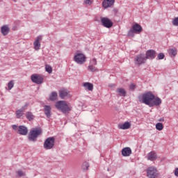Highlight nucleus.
Instances as JSON below:
<instances>
[{
  "instance_id": "26",
  "label": "nucleus",
  "mask_w": 178,
  "mask_h": 178,
  "mask_svg": "<svg viewBox=\"0 0 178 178\" xmlns=\"http://www.w3.org/2000/svg\"><path fill=\"white\" fill-rule=\"evenodd\" d=\"M26 118L29 120V122H31V120H34V115H33L32 112L28 111L26 112Z\"/></svg>"
},
{
  "instance_id": "37",
  "label": "nucleus",
  "mask_w": 178,
  "mask_h": 178,
  "mask_svg": "<svg viewBox=\"0 0 178 178\" xmlns=\"http://www.w3.org/2000/svg\"><path fill=\"white\" fill-rule=\"evenodd\" d=\"M84 3H86V5L90 6L91 3H92V1H91V0H84Z\"/></svg>"
},
{
  "instance_id": "16",
  "label": "nucleus",
  "mask_w": 178,
  "mask_h": 178,
  "mask_svg": "<svg viewBox=\"0 0 178 178\" xmlns=\"http://www.w3.org/2000/svg\"><path fill=\"white\" fill-rule=\"evenodd\" d=\"M42 40V35H39L37 37L36 40L33 42L35 49H40V47H41V43L40 41Z\"/></svg>"
},
{
  "instance_id": "32",
  "label": "nucleus",
  "mask_w": 178,
  "mask_h": 178,
  "mask_svg": "<svg viewBox=\"0 0 178 178\" xmlns=\"http://www.w3.org/2000/svg\"><path fill=\"white\" fill-rule=\"evenodd\" d=\"M15 86V83L13 82V81H10L8 83V90H11L13 87H14Z\"/></svg>"
},
{
  "instance_id": "24",
  "label": "nucleus",
  "mask_w": 178,
  "mask_h": 178,
  "mask_svg": "<svg viewBox=\"0 0 178 178\" xmlns=\"http://www.w3.org/2000/svg\"><path fill=\"white\" fill-rule=\"evenodd\" d=\"M49 99L50 101H56V99H58V92H52L49 96Z\"/></svg>"
},
{
  "instance_id": "8",
  "label": "nucleus",
  "mask_w": 178,
  "mask_h": 178,
  "mask_svg": "<svg viewBox=\"0 0 178 178\" xmlns=\"http://www.w3.org/2000/svg\"><path fill=\"white\" fill-rule=\"evenodd\" d=\"M74 60L79 65H83L86 62V56L81 53H78L74 56Z\"/></svg>"
},
{
  "instance_id": "9",
  "label": "nucleus",
  "mask_w": 178,
  "mask_h": 178,
  "mask_svg": "<svg viewBox=\"0 0 178 178\" xmlns=\"http://www.w3.org/2000/svg\"><path fill=\"white\" fill-rule=\"evenodd\" d=\"M58 95L61 99H65V98H70V97H71L70 92L68 91L67 89H65L64 88H61L58 91Z\"/></svg>"
},
{
  "instance_id": "42",
  "label": "nucleus",
  "mask_w": 178,
  "mask_h": 178,
  "mask_svg": "<svg viewBox=\"0 0 178 178\" xmlns=\"http://www.w3.org/2000/svg\"><path fill=\"white\" fill-rule=\"evenodd\" d=\"M159 122H165V119L164 118H160Z\"/></svg>"
},
{
  "instance_id": "44",
  "label": "nucleus",
  "mask_w": 178,
  "mask_h": 178,
  "mask_svg": "<svg viewBox=\"0 0 178 178\" xmlns=\"http://www.w3.org/2000/svg\"><path fill=\"white\" fill-rule=\"evenodd\" d=\"M22 108H24V110L27 109V107H26V106H23V107H22Z\"/></svg>"
},
{
  "instance_id": "13",
  "label": "nucleus",
  "mask_w": 178,
  "mask_h": 178,
  "mask_svg": "<svg viewBox=\"0 0 178 178\" xmlns=\"http://www.w3.org/2000/svg\"><path fill=\"white\" fill-rule=\"evenodd\" d=\"M113 3H115V0H104L102 6L104 9H108V8H111Z\"/></svg>"
},
{
  "instance_id": "34",
  "label": "nucleus",
  "mask_w": 178,
  "mask_h": 178,
  "mask_svg": "<svg viewBox=\"0 0 178 178\" xmlns=\"http://www.w3.org/2000/svg\"><path fill=\"white\" fill-rule=\"evenodd\" d=\"M157 58L159 60H162L165 58V54H163V53H160L158 54Z\"/></svg>"
},
{
  "instance_id": "14",
  "label": "nucleus",
  "mask_w": 178,
  "mask_h": 178,
  "mask_svg": "<svg viewBox=\"0 0 178 178\" xmlns=\"http://www.w3.org/2000/svg\"><path fill=\"white\" fill-rule=\"evenodd\" d=\"M161 104L162 100L161 99V98L156 97L152 101L149 107L152 108V106H159V105H161Z\"/></svg>"
},
{
  "instance_id": "35",
  "label": "nucleus",
  "mask_w": 178,
  "mask_h": 178,
  "mask_svg": "<svg viewBox=\"0 0 178 178\" xmlns=\"http://www.w3.org/2000/svg\"><path fill=\"white\" fill-rule=\"evenodd\" d=\"M172 24L173 26H178V17H175L173 20H172Z\"/></svg>"
},
{
  "instance_id": "21",
  "label": "nucleus",
  "mask_w": 178,
  "mask_h": 178,
  "mask_svg": "<svg viewBox=\"0 0 178 178\" xmlns=\"http://www.w3.org/2000/svg\"><path fill=\"white\" fill-rule=\"evenodd\" d=\"M132 29L134 32L138 33H141V31H143V27H141L140 26V24H135L133 26H132Z\"/></svg>"
},
{
  "instance_id": "6",
  "label": "nucleus",
  "mask_w": 178,
  "mask_h": 178,
  "mask_svg": "<svg viewBox=\"0 0 178 178\" xmlns=\"http://www.w3.org/2000/svg\"><path fill=\"white\" fill-rule=\"evenodd\" d=\"M134 60L135 65H137V66H141V65L147 62V58L145 57V55L140 54L135 57Z\"/></svg>"
},
{
  "instance_id": "4",
  "label": "nucleus",
  "mask_w": 178,
  "mask_h": 178,
  "mask_svg": "<svg viewBox=\"0 0 178 178\" xmlns=\"http://www.w3.org/2000/svg\"><path fill=\"white\" fill-rule=\"evenodd\" d=\"M55 145V138L49 137L47 138L43 145L44 149H52Z\"/></svg>"
},
{
  "instance_id": "3",
  "label": "nucleus",
  "mask_w": 178,
  "mask_h": 178,
  "mask_svg": "<svg viewBox=\"0 0 178 178\" xmlns=\"http://www.w3.org/2000/svg\"><path fill=\"white\" fill-rule=\"evenodd\" d=\"M41 133H42V131L40 129H32L28 135V140L35 143V141H37V138H38V136H40Z\"/></svg>"
},
{
  "instance_id": "30",
  "label": "nucleus",
  "mask_w": 178,
  "mask_h": 178,
  "mask_svg": "<svg viewBox=\"0 0 178 178\" xmlns=\"http://www.w3.org/2000/svg\"><path fill=\"white\" fill-rule=\"evenodd\" d=\"M45 70H46V72H47V73L51 74V73H52V67H51V65H46Z\"/></svg>"
},
{
  "instance_id": "22",
  "label": "nucleus",
  "mask_w": 178,
  "mask_h": 178,
  "mask_svg": "<svg viewBox=\"0 0 178 178\" xmlns=\"http://www.w3.org/2000/svg\"><path fill=\"white\" fill-rule=\"evenodd\" d=\"M168 52L170 56H171V57L176 56V55H177V49H176V47L169 49L168 50Z\"/></svg>"
},
{
  "instance_id": "36",
  "label": "nucleus",
  "mask_w": 178,
  "mask_h": 178,
  "mask_svg": "<svg viewBox=\"0 0 178 178\" xmlns=\"http://www.w3.org/2000/svg\"><path fill=\"white\" fill-rule=\"evenodd\" d=\"M17 173L19 177L24 176V172H23L22 170H18Z\"/></svg>"
},
{
  "instance_id": "33",
  "label": "nucleus",
  "mask_w": 178,
  "mask_h": 178,
  "mask_svg": "<svg viewBox=\"0 0 178 178\" xmlns=\"http://www.w3.org/2000/svg\"><path fill=\"white\" fill-rule=\"evenodd\" d=\"M136 32L133 29H130L128 32V37H134V33Z\"/></svg>"
},
{
  "instance_id": "19",
  "label": "nucleus",
  "mask_w": 178,
  "mask_h": 178,
  "mask_svg": "<svg viewBox=\"0 0 178 178\" xmlns=\"http://www.w3.org/2000/svg\"><path fill=\"white\" fill-rule=\"evenodd\" d=\"M44 115L49 119L51 118V106L45 105L44 107Z\"/></svg>"
},
{
  "instance_id": "1",
  "label": "nucleus",
  "mask_w": 178,
  "mask_h": 178,
  "mask_svg": "<svg viewBox=\"0 0 178 178\" xmlns=\"http://www.w3.org/2000/svg\"><path fill=\"white\" fill-rule=\"evenodd\" d=\"M139 102L141 104H145L150 106L152 101L155 99V95L151 92L144 93L142 96L138 97Z\"/></svg>"
},
{
  "instance_id": "45",
  "label": "nucleus",
  "mask_w": 178,
  "mask_h": 178,
  "mask_svg": "<svg viewBox=\"0 0 178 178\" xmlns=\"http://www.w3.org/2000/svg\"><path fill=\"white\" fill-rule=\"evenodd\" d=\"M14 2H16V0H14Z\"/></svg>"
},
{
  "instance_id": "31",
  "label": "nucleus",
  "mask_w": 178,
  "mask_h": 178,
  "mask_svg": "<svg viewBox=\"0 0 178 178\" xmlns=\"http://www.w3.org/2000/svg\"><path fill=\"white\" fill-rule=\"evenodd\" d=\"M88 70L90 71V72H96L97 70V68L95 67H94V65H89L88 67Z\"/></svg>"
},
{
  "instance_id": "41",
  "label": "nucleus",
  "mask_w": 178,
  "mask_h": 178,
  "mask_svg": "<svg viewBox=\"0 0 178 178\" xmlns=\"http://www.w3.org/2000/svg\"><path fill=\"white\" fill-rule=\"evenodd\" d=\"M175 176H177V177H178V168H176L175 170Z\"/></svg>"
},
{
  "instance_id": "2",
  "label": "nucleus",
  "mask_w": 178,
  "mask_h": 178,
  "mask_svg": "<svg viewBox=\"0 0 178 178\" xmlns=\"http://www.w3.org/2000/svg\"><path fill=\"white\" fill-rule=\"evenodd\" d=\"M55 106L63 113H69L72 111V106H69L66 101L60 100L56 103Z\"/></svg>"
},
{
  "instance_id": "23",
  "label": "nucleus",
  "mask_w": 178,
  "mask_h": 178,
  "mask_svg": "<svg viewBox=\"0 0 178 178\" xmlns=\"http://www.w3.org/2000/svg\"><path fill=\"white\" fill-rule=\"evenodd\" d=\"M83 87L88 90V91H92L94 90V85L89 82H86L83 83Z\"/></svg>"
},
{
  "instance_id": "15",
  "label": "nucleus",
  "mask_w": 178,
  "mask_h": 178,
  "mask_svg": "<svg viewBox=\"0 0 178 178\" xmlns=\"http://www.w3.org/2000/svg\"><path fill=\"white\" fill-rule=\"evenodd\" d=\"M156 159H158V156L155 152L152 151L147 154V161L154 162V161H156Z\"/></svg>"
},
{
  "instance_id": "20",
  "label": "nucleus",
  "mask_w": 178,
  "mask_h": 178,
  "mask_svg": "<svg viewBox=\"0 0 178 178\" xmlns=\"http://www.w3.org/2000/svg\"><path fill=\"white\" fill-rule=\"evenodd\" d=\"M1 33L3 34V35H8V34H9V26L8 25H4L1 27Z\"/></svg>"
},
{
  "instance_id": "7",
  "label": "nucleus",
  "mask_w": 178,
  "mask_h": 178,
  "mask_svg": "<svg viewBox=\"0 0 178 178\" xmlns=\"http://www.w3.org/2000/svg\"><path fill=\"white\" fill-rule=\"evenodd\" d=\"M147 176L149 178H156L158 176V170L154 166L149 167L147 169Z\"/></svg>"
},
{
  "instance_id": "28",
  "label": "nucleus",
  "mask_w": 178,
  "mask_h": 178,
  "mask_svg": "<svg viewBox=\"0 0 178 178\" xmlns=\"http://www.w3.org/2000/svg\"><path fill=\"white\" fill-rule=\"evenodd\" d=\"M88 168H90V163H88L87 161H85L82 165L83 170H88Z\"/></svg>"
},
{
  "instance_id": "17",
  "label": "nucleus",
  "mask_w": 178,
  "mask_h": 178,
  "mask_svg": "<svg viewBox=\"0 0 178 178\" xmlns=\"http://www.w3.org/2000/svg\"><path fill=\"white\" fill-rule=\"evenodd\" d=\"M131 127V124L129 122H126L124 124H120L118 125V129H120L121 130H127Z\"/></svg>"
},
{
  "instance_id": "5",
  "label": "nucleus",
  "mask_w": 178,
  "mask_h": 178,
  "mask_svg": "<svg viewBox=\"0 0 178 178\" xmlns=\"http://www.w3.org/2000/svg\"><path fill=\"white\" fill-rule=\"evenodd\" d=\"M31 80L35 84H42L44 83V76L41 74H33L31 76Z\"/></svg>"
},
{
  "instance_id": "40",
  "label": "nucleus",
  "mask_w": 178,
  "mask_h": 178,
  "mask_svg": "<svg viewBox=\"0 0 178 178\" xmlns=\"http://www.w3.org/2000/svg\"><path fill=\"white\" fill-rule=\"evenodd\" d=\"M92 65H97V59H95V58H93L92 60Z\"/></svg>"
},
{
  "instance_id": "12",
  "label": "nucleus",
  "mask_w": 178,
  "mask_h": 178,
  "mask_svg": "<svg viewBox=\"0 0 178 178\" xmlns=\"http://www.w3.org/2000/svg\"><path fill=\"white\" fill-rule=\"evenodd\" d=\"M156 54V51H155L154 50H152V49L147 50L146 51V56H145L146 60L155 59Z\"/></svg>"
},
{
  "instance_id": "27",
  "label": "nucleus",
  "mask_w": 178,
  "mask_h": 178,
  "mask_svg": "<svg viewBox=\"0 0 178 178\" xmlns=\"http://www.w3.org/2000/svg\"><path fill=\"white\" fill-rule=\"evenodd\" d=\"M117 92L120 97H126V90L122 88L117 89Z\"/></svg>"
},
{
  "instance_id": "29",
  "label": "nucleus",
  "mask_w": 178,
  "mask_h": 178,
  "mask_svg": "<svg viewBox=\"0 0 178 178\" xmlns=\"http://www.w3.org/2000/svg\"><path fill=\"white\" fill-rule=\"evenodd\" d=\"M156 130H159V131L163 130V124H162V123H161V122H158L156 124Z\"/></svg>"
},
{
  "instance_id": "18",
  "label": "nucleus",
  "mask_w": 178,
  "mask_h": 178,
  "mask_svg": "<svg viewBox=\"0 0 178 178\" xmlns=\"http://www.w3.org/2000/svg\"><path fill=\"white\" fill-rule=\"evenodd\" d=\"M131 149L130 147H124L122 149V156H130Z\"/></svg>"
},
{
  "instance_id": "38",
  "label": "nucleus",
  "mask_w": 178,
  "mask_h": 178,
  "mask_svg": "<svg viewBox=\"0 0 178 178\" xmlns=\"http://www.w3.org/2000/svg\"><path fill=\"white\" fill-rule=\"evenodd\" d=\"M129 88L130 90H131V91H134V90L136 89V85H134V83L131 84Z\"/></svg>"
},
{
  "instance_id": "25",
  "label": "nucleus",
  "mask_w": 178,
  "mask_h": 178,
  "mask_svg": "<svg viewBox=\"0 0 178 178\" xmlns=\"http://www.w3.org/2000/svg\"><path fill=\"white\" fill-rule=\"evenodd\" d=\"M23 111H24V108H21L20 109L16 111L17 119H20V118L23 116Z\"/></svg>"
},
{
  "instance_id": "10",
  "label": "nucleus",
  "mask_w": 178,
  "mask_h": 178,
  "mask_svg": "<svg viewBox=\"0 0 178 178\" xmlns=\"http://www.w3.org/2000/svg\"><path fill=\"white\" fill-rule=\"evenodd\" d=\"M101 23L104 27L106 29H111L112 26H113V22L111 21L108 17H102L101 18Z\"/></svg>"
},
{
  "instance_id": "11",
  "label": "nucleus",
  "mask_w": 178,
  "mask_h": 178,
  "mask_svg": "<svg viewBox=\"0 0 178 178\" xmlns=\"http://www.w3.org/2000/svg\"><path fill=\"white\" fill-rule=\"evenodd\" d=\"M29 133V129L24 125H20L18 127L17 134L21 136H27Z\"/></svg>"
},
{
  "instance_id": "43",
  "label": "nucleus",
  "mask_w": 178,
  "mask_h": 178,
  "mask_svg": "<svg viewBox=\"0 0 178 178\" xmlns=\"http://www.w3.org/2000/svg\"><path fill=\"white\" fill-rule=\"evenodd\" d=\"M24 106L27 108V106H29V104L26 103Z\"/></svg>"
},
{
  "instance_id": "39",
  "label": "nucleus",
  "mask_w": 178,
  "mask_h": 178,
  "mask_svg": "<svg viewBox=\"0 0 178 178\" xmlns=\"http://www.w3.org/2000/svg\"><path fill=\"white\" fill-rule=\"evenodd\" d=\"M12 127H13V129L15 130V131H16V130H19V128H17V125L16 124H13Z\"/></svg>"
}]
</instances>
